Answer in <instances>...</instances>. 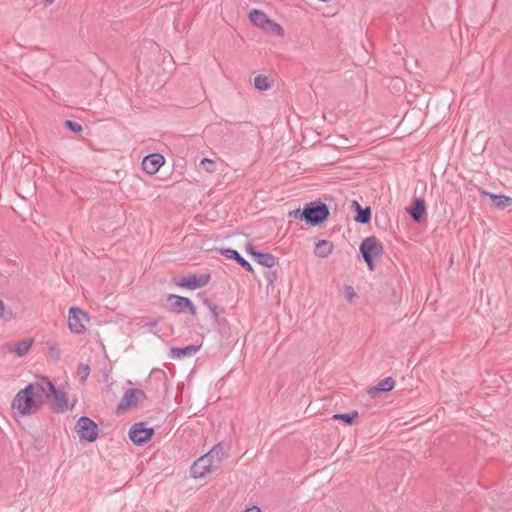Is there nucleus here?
Here are the masks:
<instances>
[{"label": "nucleus", "mask_w": 512, "mask_h": 512, "mask_svg": "<svg viewBox=\"0 0 512 512\" xmlns=\"http://www.w3.org/2000/svg\"><path fill=\"white\" fill-rule=\"evenodd\" d=\"M351 207L356 211V215L354 216V220L359 224H367L371 220V208L365 207L363 208L358 201L353 200L351 203Z\"/></svg>", "instance_id": "nucleus-15"}, {"label": "nucleus", "mask_w": 512, "mask_h": 512, "mask_svg": "<svg viewBox=\"0 0 512 512\" xmlns=\"http://www.w3.org/2000/svg\"><path fill=\"white\" fill-rule=\"evenodd\" d=\"M153 435L154 429L147 428L144 422L133 424L129 430V438L137 446L147 443Z\"/></svg>", "instance_id": "nucleus-8"}, {"label": "nucleus", "mask_w": 512, "mask_h": 512, "mask_svg": "<svg viewBox=\"0 0 512 512\" xmlns=\"http://www.w3.org/2000/svg\"><path fill=\"white\" fill-rule=\"evenodd\" d=\"M486 195H489L495 207L499 209H505L506 207L512 205V198L506 195H495L488 192H483Z\"/></svg>", "instance_id": "nucleus-23"}, {"label": "nucleus", "mask_w": 512, "mask_h": 512, "mask_svg": "<svg viewBox=\"0 0 512 512\" xmlns=\"http://www.w3.org/2000/svg\"><path fill=\"white\" fill-rule=\"evenodd\" d=\"M30 388V393L35 395L40 404L51 398V392H54V384L47 377H40L37 381L25 386Z\"/></svg>", "instance_id": "nucleus-3"}, {"label": "nucleus", "mask_w": 512, "mask_h": 512, "mask_svg": "<svg viewBox=\"0 0 512 512\" xmlns=\"http://www.w3.org/2000/svg\"><path fill=\"white\" fill-rule=\"evenodd\" d=\"M249 19L255 26L261 28L262 30L269 20L268 16L263 11L258 9H253L250 11Z\"/></svg>", "instance_id": "nucleus-22"}, {"label": "nucleus", "mask_w": 512, "mask_h": 512, "mask_svg": "<svg viewBox=\"0 0 512 512\" xmlns=\"http://www.w3.org/2000/svg\"><path fill=\"white\" fill-rule=\"evenodd\" d=\"M204 304L208 307V309L210 310L212 316H213V319L215 321V323L219 324V313L217 311V306L215 304H213L210 300H208L207 298L204 299Z\"/></svg>", "instance_id": "nucleus-30"}, {"label": "nucleus", "mask_w": 512, "mask_h": 512, "mask_svg": "<svg viewBox=\"0 0 512 512\" xmlns=\"http://www.w3.org/2000/svg\"><path fill=\"white\" fill-rule=\"evenodd\" d=\"M84 321H89V315L78 307H71L68 314V327L74 334L83 333L86 328Z\"/></svg>", "instance_id": "nucleus-7"}, {"label": "nucleus", "mask_w": 512, "mask_h": 512, "mask_svg": "<svg viewBox=\"0 0 512 512\" xmlns=\"http://www.w3.org/2000/svg\"><path fill=\"white\" fill-rule=\"evenodd\" d=\"M210 280L211 275L209 273L190 274L182 278H175L174 283L179 287L195 290L206 286Z\"/></svg>", "instance_id": "nucleus-6"}, {"label": "nucleus", "mask_w": 512, "mask_h": 512, "mask_svg": "<svg viewBox=\"0 0 512 512\" xmlns=\"http://www.w3.org/2000/svg\"><path fill=\"white\" fill-rule=\"evenodd\" d=\"M345 291H346V296L348 297L349 300H351L355 296L353 287L347 286Z\"/></svg>", "instance_id": "nucleus-37"}, {"label": "nucleus", "mask_w": 512, "mask_h": 512, "mask_svg": "<svg viewBox=\"0 0 512 512\" xmlns=\"http://www.w3.org/2000/svg\"><path fill=\"white\" fill-rule=\"evenodd\" d=\"M146 397H147V395H146V393H145V392H144V395H138V402H139L140 400L146 399Z\"/></svg>", "instance_id": "nucleus-41"}, {"label": "nucleus", "mask_w": 512, "mask_h": 512, "mask_svg": "<svg viewBox=\"0 0 512 512\" xmlns=\"http://www.w3.org/2000/svg\"><path fill=\"white\" fill-rule=\"evenodd\" d=\"M364 261L366 262L369 270L373 271L374 270V263H373V260H374V257L372 256H362Z\"/></svg>", "instance_id": "nucleus-36"}, {"label": "nucleus", "mask_w": 512, "mask_h": 512, "mask_svg": "<svg viewBox=\"0 0 512 512\" xmlns=\"http://www.w3.org/2000/svg\"><path fill=\"white\" fill-rule=\"evenodd\" d=\"M164 163V157L160 154H150L142 160V168L148 174L156 173Z\"/></svg>", "instance_id": "nucleus-13"}, {"label": "nucleus", "mask_w": 512, "mask_h": 512, "mask_svg": "<svg viewBox=\"0 0 512 512\" xmlns=\"http://www.w3.org/2000/svg\"><path fill=\"white\" fill-rule=\"evenodd\" d=\"M199 349H200V346H198V345H188V346H185L182 348L172 347L170 349V356L172 358L181 359V358H184L187 356H192V355L196 354L199 351Z\"/></svg>", "instance_id": "nucleus-20"}, {"label": "nucleus", "mask_w": 512, "mask_h": 512, "mask_svg": "<svg viewBox=\"0 0 512 512\" xmlns=\"http://www.w3.org/2000/svg\"><path fill=\"white\" fill-rule=\"evenodd\" d=\"M42 407L30 388L24 387L14 396L11 402V410L15 416L23 417L37 413Z\"/></svg>", "instance_id": "nucleus-1"}, {"label": "nucleus", "mask_w": 512, "mask_h": 512, "mask_svg": "<svg viewBox=\"0 0 512 512\" xmlns=\"http://www.w3.org/2000/svg\"><path fill=\"white\" fill-rule=\"evenodd\" d=\"M158 325L157 320H152L150 322L145 323L144 327H148L150 329L155 328Z\"/></svg>", "instance_id": "nucleus-39"}, {"label": "nucleus", "mask_w": 512, "mask_h": 512, "mask_svg": "<svg viewBox=\"0 0 512 512\" xmlns=\"http://www.w3.org/2000/svg\"><path fill=\"white\" fill-rule=\"evenodd\" d=\"M77 374L82 382H85L90 374V367L87 364L80 363L77 368Z\"/></svg>", "instance_id": "nucleus-28"}, {"label": "nucleus", "mask_w": 512, "mask_h": 512, "mask_svg": "<svg viewBox=\"0 0 512 512\" xmlns=\"http://www.w3.org/2000/svg\"><path fill=\"white\" fill-rule=\"evenodd\" d=\"M333 243L328 240H319L315 244V250L314 253L317 257L320 258H326L328 257L332 251H333Z\"/></svg>", "instance_id": "nucleus-21"}, {"label": "nucleus", "mask_w": 512, "mask_h": 512, "mask_svg": "<svg viewBox=\"0 0 512 512\" xmlns=\"http://www.w3.org/2000/svg\"><path fill=\"white\" fill-rule=\"evenodd\" d=\"M246 251L254 258L256 257V254H258V251H256L250 244L247 245Z\"/></svg>", "instance_id": "nucleus-38"}, {"label": "nucleus", "mask_w": 512, "mask_h": 512, "mask_svg": "<svg viewBox=\"0 0 512 512\" xmlns=\"http://www.w3.org/2000/svg\"><path fill=\"white\" fill-rule=\"evenodd\" d=\"M395 386V380L392 377L382 379L377 385L368 389V395L372 398L376 397L381 392H389Z\"/></svg>", "instance_id": "nucleus-16"}, {"label": "nucleus", "mask_w": 512, "mask_h": 512, "mask_svg": "<svg viewBox=\"0 0 512 512\" xmlns=\"http://www.w3.org/2000/svg\"><path fill=\"white\" fill-rule=\"evenodd\" d=\"M362 256L379 257L383 254L384 248L376 236L366 237L359 247Z\"/></svg>", "instance_id": "nucleus-9"}, {"label": "nucleus", "mask_w": 512, "mask_h": 512, "mask_svg": "<svg viewBox=\"0 0 512 512\" xmlns=\"http://www.w3.org/2000/svg\"><path fill=\"white\" fill-rule=\"evenodd\" d=\"M265 278L268 282V285H273L277 279V272L276 271H267L265 273Z\"/></svg>", "instance_id": "nucleus-34"}, {"label": "nucleus", "mask_w": 512, "mask_h": 512, "mask_svg": "<svg viewBox=\"0 0 512 512\" xmlns=\"http://www.w3.org/2000/svg\"><path fill=\"white\" fill-rule=\"evenodd\" d=\"M358 417V412L354 411L349 414H334L333 419L343 420L346 424H352L354 419Z\"/></svg>", "instance_id": "nucleus-27"}, {"label": "nucleus", "mask_w": 512, "mask_h": 512, "mask_svg": "<svg viewBox=\"0 0 512 512\" xmlns=\"http://www.w3.org/2000/svg\"><path fill=\"white\" fill-rule=\"evenodd\" d=\"M243 512H262L260 508L253 506L251 508L245 509Z\"/></svg>", "instance_id": "nucleus-40"}, {"label": "nucleus", "mask_w": 512, "mask_h": 512, "mask_svg": "<svg viewBox=\"0 0 512 512\" xmlns=\"http://www.w3.org/2000/svg\"><path fill=\"white\" fill-rule=\"evenodd\" d=\"M51 409L55 413H62L66 410H68V399L67 395L64 391L57 389L54 386V392H51Z\"/></svg>", "instance_id": "nucleus-11"}, {"label": "nucleus", "mask_w": 512, "mask_h": 512, "mask_svg": "<svg viewBox=\"0 0 512 512\" xmlns=\"http://www.w3.org/2000/svg\"><path fill=\"white\" fill-rule=\"evenodd\" d=\"M304 215L306 224L317 226L328 219L330 211L325 203L318 200L305 204Z\"/></svg>", "instance_id": "nucleus-2"}, {"label": "nucleus", "mask_w": 512, "mask_h": 512, "mask_svg": "<svg viewBox=\"0 0 512 512\" xmlns=\"http://www.w3.org/2000/svg\"><path fill=\"white\" fill-rule=\"evenodd\" d=\"M33 344V339H24L19 341L17 344H7L6 349L10 353H15L19 357H22L28 353Z\"/></svg>", "instance_id": "nucleus-18"}, {"label": "nucleus", "mask_w": 512, "mask_h": 512, "mask_svg": "<svg viewBox=\"0 0 512 512\" xmlns=\"http://www.w3.org/2000/svg\"><path fill=\"white\" fill-rule=\"evenodd\" d=\"M407 212L410 214L411 218L415 222L419 223L421 221L423 215L426 212V206H425L424 200L420 199V198H415L413 200L412 207L408 208Z\"/></svg>", "instance_id": "nucleus-17"}, {"label": "nucleus", "mask_w": 512, "mask_h": 512, "mask_svg": "<svg viewBox=\"0 0 512 512\" xmlns=\"http://www.w3.org/2000/svg\"><path fill=\"white\" fill-rule=\"evenodd\" d=\"M255 261L264 267L272 268L276 264V257L271 253L258 252Z\"/></svg>", "instance_id": "nucleus-24"}, {"label": "nucleus", "mask_w": 512, "mask_h": 512, "mask_svg": "<svg viewBox=\"0 0 512 512\" xmlns=\"http://www.w3.org/2000/svg\"><path fill=\"white\" fill-rule=\"evenodd\" d=\"M49 351H50V355L52 356V358H54L55 360H58L60 358V349L56 346H51L49 348Z\"/></svg>", "instance_id": "nucleus-35"}, {"label": "nucleus", "mask_w": 512, "mask_h": 512, "mask_svg": "<svg viewBox=\"0 0 512 512\" xmlns=\"http://www.w3.org/2000/svg\"><path fill=\"white\" fill-rule=\"evenodd\" d=\"M64 126L74 133H80L83 130V127L78 122L72 121V120H66L64 123Z\"/></svg>", "instance_id": "nucleus-32"}, {"label": "nucleus", "mask_w": 512, "mask_h": 512, "mask_svg": "<svg viewBox=\"0 0 512 512\" xmlns=\"http://www.w3.org/2000/svg\"><path fill=\"white\" fill-rule=\"evenodd\" d=\"M220 254L228 259L235 260L243 269L248 272H254L252 265L245 260L238 251L232 248H221L219 250Z\"/></svg>", "instance_id": "nucleus-14"}, {"label": "nucleus", "mask_w": 512, "mask_h": 512, "mask_svg": "<svg viewBox=\"0 0 512 512\" xmlns=\"http://www.w3.org/2000/svg\"><path fill=\"white\" fill-rule=\"evenodd\" d=\"M166 309L173 313H183L187 310L192 316L196 315V308L193 302L184 296L169 294L167 296Z\"/></svg>", "instance_id": "nucleus-5"}, {"label": "nucleus", "mask_w": 512, "mask_h": 512, "mask_svg": "<svg viewBox=\"0 0 512 512\" xmlns=\"http://www.w3.org/2000/svg\"><path fill=\"white\" fill-rule=\"evenodd\" d=\"M214 470L213 463L202 456L191 466V475L194 478H203Z\"/></svg>", "instance_id": "nucleus-12"}, {"label": "nucleus", "mask_w": 512, "mask_h": 512, "mask_svg": "<svg viewBox=\"0 0 512 512\" xmlns=\"http://www.w3.org/2000/svg\"><path fill=\"white\" fill-rule=\"evenodd\" d=\"M138 395H144V391L141 389L133 388L125 391L123 397L121 398L118 406L117 412H123L130 408H134L138 406Z\"/></svg>", "instance_id": "nucleus-10"}, {"label": "nucleus", "mask_w": 512, "mask_h": 512, "mask_svg": "<svg viewBox=\"0 0 512 512\" xmlns=\"http://www.w3.org/2000/svg\"><path fill=\"white\" fill-rule=\"evenodd\" d=\"M80 439L94 442L98 437V426L97 424L87 416H81L75 426Z\"/></svg>", "instance_id": "nucleus-4"}, {"label": "nucleus", "mask_w": 512, "mask_h": 512, "mask_svg": "<svg viewBox=\"0 0 512 512\" xmlns=\"http://www.w3.org/2000/svg\"><path fill=\"white\" fill-rule=\"evenodd\" d=\"M224 449L223 446L219 443L215 445L208 453L203 455L208 461L213 463L215 469H217L224 457Z\"/></svg>", "instance_id": "nucleus-19"}, {"label": "nucleus", "mask_w": 512, "mask_h": 512, "mask_svg": "<svg viewBox=\"0 0 512 512\" xmlns=\"http://www.w3.org/2000/svg\"><path fill=\"white\" fill-rule=\"evenodd\" d=\"M263 30L267 33H270V34H273L276 36H280V37L284 36V29L282 28V26L271 19L268 20V23L265 25Z\"/></svg>", "instance_id": "nucleus-25"}, {"label": "nucleus", "mask_w": 512, "mask_h": 512, "mask_svg": "<svg viewBox=\"0 0 512 512\" xmlns=\"http://www.w3.org/2000/svg\"><path fill=\"white\" fill-rule=\"evenodd\" d=\"M288 215L290 217H293L295 219H299V220H302L306 223V217L304 215V208L301 210V209H295V210H292L288 213Z\"/></svg>", "instance_id": "nucleus-33"}, {"label": "nucleus", "mask_w": 512, "mask_h": 512, "mask_svg": "<svg viewBox=\"0 0 512 512\" xmlns=\"http://www.w3.org/2000/svg\"><path fill=\"white\" fill-rule=\"evenodd\" d=\"M55 0H44V3L45 5H50L54 2Z\"/></svg>", "instance_id": "nucleus-42"}, {"label": "nucleus", "mask_w": 512, "mask_h": 512, "mask_svg": "<svg viewBox=\"0 0 512 512\" xmlns=\"http://www.w3.org/2000/svg\"><path fill=\"white\" fill-rule=\"evenodd\" d=\"M13 318L12 310L5 309L4 302L0 299V319L3 321H10Z\"/></svg>", "instance_id": "nucleus-29"}, {"label": "nucleus", "mask_w": 512, "mask_h": 512, "mask_svg": "<svg viewBox=\"0 0 512 512\" xmlns=\"http://www.w3.org/2000/svg\"><path fill=\"white\" fill-rule=\"evenodd\" d=\"M270 83H269V80H268V77L267 76H264V75H257L255 78H254V87L258 90H267L270 88Z\"/></svg>", "instance_id": "nucleus-26"}, {"label": "nucleus", "mask_w": 512, "mask_h": 512, "mask_svg": "<svg viewBox=\"0 0 512 512\" xmlns=\"http://www.w3.org/2000/svg\"><path fill=\"white\" fill-rule=\"evenodd\" d=\"M200 165L203 166L204 170L208 173H213L216 170L215 161L208 158L202 159Z\"/></svg>", "instance_id": "nucleus-31"}]
</instances>
